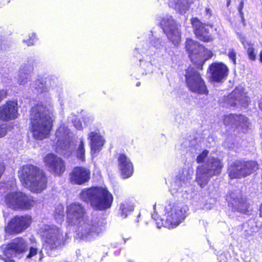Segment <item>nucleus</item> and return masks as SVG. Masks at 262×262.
I'll list each match as a JSON object with an SVG mask.
<instances>
[{
  "label": "nucleus",
  "instance_id": "f257e3e1",
  "mask_svg": "<svg viewBox=\"0 0 262 262\" xmlns=\"http://www.w3.org/2000/svg\"><path fill=\"white\" fill-rule=\"evenodd\" d=\"M68 221L69 223L77 225L76 237L85 241H90L102 231L104 223L100 220H86L84 209L79 203H72L67 207Z\"/></svg>",
  "mask_w": 262,
  "mask_h": 262
},
{
  "label": "nucleus",
  "instance_id": "f03ea898",
  "mask_svg": "<svg viewBox=\"0 0 262 262\" xmlns=\"http://www.w3.org/2000/svg\"><path fill=\"white\" fill-rule=\"evenodd\" d=\"M53 110L42 105L32 107L30 113V129L33 137L42 140L49 136L52 128Z\"/></svg>",
  "mask_w": 262,
  "mask_h": 262
},
{
  "label": "nucleus",
  "instance_id": "7ed1b4c3",
  "mask_svg": "<svg viewBox=\"0 0 262 262\" xmlns=\"http://www.w3.org/2000/svg\"><path fill=\"white\" fill-rule=\"evenodd\" d=\"M21 184L33 192L39 193L47 186V178L42 170L33 165L22 166L18 171Z\"/></svg>",
  "mask_w": 262,
  "mask_h": 262
},
{
  "label": "nucleus",
  "instance_id": "20e7f679",
  "mask_svg": "<svg viewBox=\"0 0 262 262\" xmlns=\"http://www.w3.org/2000/svg\"><path fill=\"white\" fill-rule=\"evenodd\" d=\"M80 196L83 201L90 202L93 208L100 210L109 208L113 200L111 193L102 187H94L83 190L80 193Z\"/></svg>",
  "mask_w": 262,
  "mask_h": 262
},
{
  "label": "nucleus",
  "instance_id": "39448f33",
  "mask_svg": "<svg viewBox=\"0 0 262 262\" xmlns=\"http://www.w3.org/2000/svg\"><path fill=\"white\" fill-rule=\"evenodd\" d=\"M222 167V163L219 159L214 157L208 158L204 164L197 167L196 182L201 188H204L211 177L220 174Z\"/></svg>",
  "mask_w": 262,
  "mask_h": 262
},
{
  "label": "nucleus",
  "instance_id": "423d86ee",
  "mask_svg": "<svg viewBox=\"0 0 262 262\" xmlns=\"http://www.w3.org/2000/svg\"><path fill=\"white\" fill-rule=\"evenodd\" d=\"M185 48L191 61L201 69L204 63L213 55L210 50L205 49L198 42L191 39L186 40Z\"/></svg>",
  "mask_w": 262,
  "mask_h": 262
},
{
  "label": "nucleus",
  "instance_id": "0eeeda50",
  "mask_svg": "<svg viewBox=\"0 0 262 262\" xmlns=\"http://www.w3.org/2000/svg\"><path fill=\"white\" fill-rule=\"evenodd\" d=\"M46 249H57L63 244V232L55 226L45 225L42 228Z\"/></svg>",
  "mask_w": 262,
  "mask_h": 262
},
{
  "label": "nucleus",
  "instance_id": "6e6552de",
  "mask_svg": "<svg viewBox=\"0 0 262 262\" xmlns=\"http://www.w3.org/2000/svg\"><path fill=\"white\" fill-rule=\"evenodd\" d=\"M258 169V165L255 161H236L228 168L229 176L231 179H241L250 175Z\"/></svg>",
  "mask_w": 262,
  "mask_h": 262
},
{
  "label": "nucleus",
  "instance_id": "1a4fd4ad",
  "mask_svg": "<svg viewBox=\"0 0 262 262\" xmlns=\"http://www.w3.org/2000/svg\"><path fill=\"white\" fill-rule=\"evenodd\" d=\"M187 207L182 204H169L165 207L166 226L177 227L186 217Z\"/></svg>",
  "mask_w": 262,
  "mask_h": 262
},
{
  "label": "nucleus",
  "instance_id": "9d476101",
  "mask_svg": "<svg viewBox=\"0 0 262 262\" xmlns=\"http://www.w3.org/2000/svg\"><path fill=\"white\" fill-rule=\"evenodd\" d=\"M185 76L187 85L190 91L201 95L208 94L205 82L196 70L191 67L188 68Z\"/></svg>",
  "mask_w": 262,
  "mask_h": 262
},
{
  "label": "nucleus",
  "instance_id": "9b49d317",
  "mask_svg": "<svg viewBox=\"0 0 262 262\" xmlns=\"http://www.w3.org/2000/svg\"><path fill=\"white\" fill-rule=\"evenodd\" d=\"M6 205L13 209H29L34 204L32 199L21 192H11L5 197Z\"/></svg>",
  "mask_w": 262,
  "mask_h": 262
},
{
  "label": "nucleus",
  "instance_id": "f8f14e48",
  "mask_svg": "<svg viewBox=\"0 0 262 262\" xmlns=\"http://www.w3.org/2000/svg\"><path fill=\"white\" fill-rule=\"evenodd\" d=\"M161 25L168 38L174 45H178L181 40L180 26L176 24L172 17L168 15L164 16L161 21Z\"/></svg>",
  "mask_w": 262,
  "mask_h": 262
},
{
  "label": "nucleus",
  "instance_id": "ddd939ff",
  "mask_svg": "<svg viewBox=\"0 0 262 262\" xmlns=\"http://www.w3.org/2000/svg\"><path fill=\"white\" fill-rule=\"evenodd\" d=\"M70 129L64 125H61L55 133L58 146V152L64 155L71 152L73 148L71 141Z\"/></svg>",
  "mask_w": 262,
  "mask_h": 262
},
{
  "label": "nucleus",
  "instance_id": "4468645a",
  "mask_svg": "<svg viewBox=\"0 0 262 262\" xmlns=\"http://www.w3.org/2000/svg\"><path fill=\"white\" fill-rule=\"evenodd\" d=\"M27 249V244L22 238H17L7 246L3 255H0V258L5 262H15L13 258L17 254L24 252Z\"/></svg>",
  "mask_w": 262,
  "mask_h": 262
},
{
  "label": "nucleus",
  "instance_id": "2eb2a0df",
  "mask_svg": "<svg viewBox=\"0 0 262 262\" xmlns=\"http://www.w3.org/2000/svg\"><path fill=\"white\" fill-rule=\"evenodd\" d=\"M31 223V217L29 215L14 217L6 228L10 233H19L26 230Z\"/></svg>",
  "mask_w": 262,
  "mask_h": 262
},
{
  "label": "nucleus",
  "instance_id": "dca6fc26",
  "mask_svg": "<svg viewBox=\"0 0 262 262\" xmlns=\"http://www.w3.org/2000/svg\"><path fill=\"white\" fill-rule=\"evenodd\" d=\"M45 165L56 175L60 176L65 171L66 166L63 160L54 154H48L44 158Z\"/></svg>",
  "mask_w": 262,
  "mask_h": 262
},
{
  "label": "nucleus",
  "instance_id": "f3484780",
  "mask_svg": "<svg viewBox=\"0 0 262 262\" xmlns=\"http://www.w3.org/2000/svg\"><path fill=\"white\" fill-rule=\"evenodd\" d=\"M191 24L193 32L196 37L204 42H209L212 40V37L209 32L208 27H212L207 24H204L197 18L191 19Z\"/></svg>",
  "mask_w": 262,
  "mask_h": 262
},
{
  "label": "nucleus",
  "instance_id": "a211bd4d",
  "mask_svg": "<svg viewBox=\"0 0 262 262\" xmlns=\"http://www.w3.org/2000/svg\"><path fill=\"white\" fill-rule=\"evenodd\" d=\"M226 101L230 106L241 104L245 107L250 101V98L246 95V93L244 92L243 88L239 86L235 88L228 95Z\"/></svg>",
  "mask_w": 262,
  "mask_h": 262
},
{
  "label": "nucleus",
  "instance_id": "6ab92c4d",
  "mask_svg": "<svg viewBox=\"0 0 262 262\" xmlns=\"http://www.w3.org/2000/svg\"><path fill=\"white\" fill-rule=\"evenodd\" d=\"M17 102L9 101L0 106V119L8 121L16 119L18 115Z\"/></svg>",
  "mask_w": 262,
  "mask_h": 262
},
{
  "label": "nucleus",
  "instance_id": "aec40b11",
  "mask_svg": "<svg viewBox=\"0 0 262 262\" xmlns=\"http://www.w3.org/2000/svg\"><path fill=\"white\" fill-rule=\"evenodd\" d=\"M90 174L91 172L89 168L76 167L70 173L69 180L72 184L82 185L89 180Z\"/></svg>",
  "mask_w": 262,
  "mask_h": 262
},
{
  "label": "nucleus",
  "instance_id": "412c9836",
  "mask_svg": "<svg viewBox=\"0 0 262 262\" xmlns=\"http://www.w3.org/2000/svg\"><path fill=\"white\" fill-rule=\"evenodd\" d=\"M227 67L222 63H213L209 67L211 78L215 81H220L227 76Z\"/></svg>",
  "mask_w": 262,
  "mask_h": 262
},
{
  "label": "nucleus",
  "instance_id": "4be33fe9",
  "mask_svg": "<svg viewBox=\"0 0 262 262\" xmlns=\"http://www.w3.org/2000/svg\"><path fill=\"white\" fill-rule=\"evenodd\" d=\"M118 161L119 168L123 178H127L130 177L133 172V166L130 160L124 154H121Z\"/></svg>",
  "mask_w": 262,
  "mask_h": 262
},
{
  "label": "nucleus",
  "instance_id": "5701e85b",
  "mask_svg": "<svg viewBox=\"0 0 262 262\" xmlns=\"http://www.w3.org/2000/svg\"><path fill=\"white\" fill-rule=\"evenodd\" d=\"M91 140V150L93 154L99 152L104 143V140L102 136L97 132H91L89 135Z\"/></svg>",
  "mask_w": 262,
  "mask_h": 262
},
{
  "label": "nucleus",
  "instance_id": "b1692460",
  "mask_svg": "<svg viewBox=\"0 0 262 262\" xmlns=\"http://www.w3.org/2000/svg\"><path fill=\"white\" fill-rule=\"evenodd\" d=\"M239 38L244 49L246 51L248 58L251 61H255L256 59L257 52L254 47V43L247 40L245 37L242 35H239Z\"/></svg>",
  "mask_w": 262,
  "mask_h": 262
},
{
  "label": "nucleus",
  "instance_id": "393cba45",
  "mask_svg": "<svg viewBox=\"0 0 262 262\" xmlns=\"http://www.w3.org/2000/svg\"><path fill=\"white\" fill-rule=\"evenodd\" d=\"M190 3L188 0H169V6L181 14L186 13L189 8Z\"/></svg>",
  "mask_w": 262,
  "mask_h": 262
},
{
  "label": "nucleus",
  "instance_id": "a878e982",
  "mask_svg": "<svg viewBox=\"0 0 262 262\" xmlns=\"http://www.w3.org/2000/svg\"><path fill=\"white\" fill-rule=\"evenodd\" d=\"M33 70V68L31 67H25L24 69L19 70L17 78V82L19 85H24L28 82Z\"/></svg>",
  "mask_w": 262,
  "mask_h": 262
},
{
  "label": "nucleus",
  "instance_id": "bb28decb",
  "mask_svg": "<svg viewBox=\"0 0 262 262\" xmlns=\"http://www.w3.org/2000/svg\"><path fill=\"white\" fill-rule=\"evenodd\" d=\"M249 124V120L246 117L242 115H235V127L246 128L248 127Z\"/></svg>",
  "mask_w": 262,
  "mask_h": 262
},
{
  "label": "nucleus",
  "instance_id": "cd10ccee",
  "mask_svg": "<svg viewBox=\"0 0 262 262\" xmlns=\"http://www.w3.org/2000/svg\"><path fill=\"white\" fill-rule=\"evenodd\" d=\"M234 202L235 206L237 207L239 211L247 214L251 211V209H250V206L246 202H244L243 201L240 202L239 199H237L234 200Z\"/></svg>",
  "mask_w": 262,
  "mask_h": 262
},
{
  "label": "nucleus",
  "instance_id": "c85d7f7f",
  "mask_svg": "<svg viewBox=\"0 0 262 262\" xmlns=\"http://www.w3.org/2000/svg\"><path fill=\"white\" fill-rule=\"evenodd\" d=\"M85 149L84 147V142L82 139L80 140L79 144L76 151L77 158L83 162L85 161Z\"/></svg>",
  "mask_w": 262,
  "mask_h": 262
},
{
  "label": "nucleus",
  "instance_id": "c756f323",
  "mask_svg": "<svg viewBox=\"0 0 262 262\" xmlns=\"http://www.w3.org/2000/svg\"><path fill=\"white\" fill-rule=\"evenodd\" d=\"M224 123L226 125H231L235 126V115L230 114L225 116L224 119Z\"/></svg>",
  "mask_w": 262,
  "mask_h": 262
},
{
  "label": "nucleus",
  "instance_id": "7c9ffc66",
  "mask_svg": "<svg viewBox=\"0 0 262 262\" xmlns=\"http://www.w3.org/2000/svg\"><path fill=\"white\" fill-rule=\"evenodd\" d=\"M120 209L122 211V215H124V217H126L127 215V212L132 211L134 210V206L124 203L121 204Z\"/></svg>",
  "mask_w": 262,
  "mask_h": 262
},
{
  "label": "nucleus",
  "instance_id": "2f4dec72",
  "mask_svg": "<svg viewBox=\"0 0 262 262\" xmlns=\"http://www.w3.org/2000/svg\"><path fill=\"white\" fill-rule=\"evenodd\" d=\"M209 151L207 150H204L200 155H199L196 159L197 163H201L205 162Z\"/></svg>",
  "mask_w": 262,
  "mask_h": 262
},
{
  "label": "nucleus",
  "instance_id": "473e14b6",
  "mask_svg": "<svg viewBox=\"0 0 262 262\" xmlns=\"http://www.w3.org/2000/svg\"><path fill=\"white\" fill-rule=\"evenodd\" d=\"M236 53L233 49H230L228 51V56L233 64H236Z\"/></svg>",
  "mask_w": 262,
  "mask_h": 262
},
{
  "label": "nucleus",
  "instance_id": "72a5a7b5",
  "mask_svg": "<svg viewBox=\"0 0 262 262\" xmlns=\"http://www.w3.org/2000/svg\"><path fill=\"white\" fill-rule=\"evenodd\" d=\"M8 130V127L6 124H2L0 125V137H3L6 135Z\"/></svg>",
  "mask_w": 262,
  "mask_h": 262
},
{
  "label": "nucleus",
  "instance_id": "f704fd0d",
  "mask_svg": "<svg viewBox=\"0 0 262 262\" xmlns=\"http://www.w3.org/2000/svg\"><path fill=\"white\" fill-rule=\"evenodd\" d=\"M37 253V249L34 247L30 248L29 253L27 256V258H31Z\"/></svg>",
  "mask_w": 262,
  "mask_h": 262
},
{
  "label": "nucleus",
  "instance_id": "c9c22d12",
  "mask_svg": "<svg viewBox=\"0 0 262 262\" xmlns=\"http://www.w3.org/2000/svg\"><path fill=\"white\" fill-rule=\"evenodd\" d=\"M7 92L4 89H0V102L7 96Z\"/></svg>",
  "mask_w": 262,
  "mask_h": 262
},
{
  "label": "nucleus",
  "instance_id": "e433bc0d",
  "mask_svg": "<svg viewBox=\"0 0 262 262\" xmlns=\"http://www.w3.org/2000/svg\"><path fill=\"white\" fill-rule=\"evenodd\" d=\"M73 123H74V126L78 129L80 130V129H81L82 127V124L81 123V122L79 121H77V120H75L73 122Z\"/></svg>",
  "mask_w": 262,
  "mask_h": 262
},
{
  "label": "nucleus",
  "instance_id": "4c0bfd02",
  "mask_svg": "<svg viewBox=\"0 0 262 262\" xmlns=\"http://www.w3.org/2000/svg\"><path fill=\"white\" fill-rule=\"evenodd\" d=\"M59 214L58 217L59 219V220H61L63 217V207L62 206H60L59 208Z\"/></svg>",
  "mask_w": 262,
  "mask_h": 262
},
{
  "label": "nucleus",
  "instance_id": "58836bf2",
  "mask_svg": "<svg viewBox=\"0 0 262 262\" xmlns=\"http://www.w3.org/2000/svg\"><path fill=\"white\" fill-rule=\"evenodd\" d=\"M5 167L3 163H0V178L1 177L2 173L4 171Z\"/></svg>",
  "mask_w": 262,
  "mask_h": 262
},
{
  "label": "nucleus",
  "instance_id": "ea45409f",
  "mask_svg": "<svg viewBox=\"0 0 262 262\" xmlns=\"http://www.w3.org/2000/svg\"><path fill=\"white\" fill-rule=\"evenodd\" d=\"M154 45L155 46V47H156L157 48H158L160 47V46H161V42L160 41V40L159 39H158L156 41V43H154Z\"/></svg>",
  "mask_w": 262,
  "mask_h": 262
},
{
  "label": "nucleus",
  "instance_id": "a19ab883",
  "mask_svg": "<svg viewBox=\"0 0 262 262\" xmlns=\"http://www.w3.org/2000/svg\"><path fill=\"white\" fill-rule=\"evenodd\" d=\"M243 6H244V3H243V2H241L240 3V5H239V6L238 7V10H239L240 13H241V11H242V9H243Z\"/></svg>",
  "mask_w": 262,
  "mask_h": 262
},
{
  "label": "nucleus",
  "instance_id": "79ce46f5",
  "mask_svg": "<svg viewBox=\"0 0 262 262\" xmlns=\"http://www.w3.org/2000/svg\"><path fill=\"white\" fill-rule=\"evenodd\" d=\"M205 11H206V13L207 14H209V15H211V10L210 9V8H206L205 9Z\"/></svg>",
  "mask_w": 262,
  "mask_h": 262
},
{
  "label": "nucleus",
  "instance_id": "37998d69",
  "mask_svg": "<svg viewBox=\"0 0 262 262\" xmlns=\"http://www.w3.org/2000/svg\"><path fill=\"white\" fill-rule=\"evenodd\" d=\"M24 41L26 42L28 44V46H30V45H33V42H31L30 40H29L28 41H27L25 40H24Z\"/></svg>",
  "mask_w": 262,
  "mask_h": 262
},
{
  "label": "nucleus",
  "instance_id": "c03bdc74",
  "mask_svg": "<svg viewBox=\"0 0 262 262\" xmlns=\"http://www.w3.org/2000/svg\"><path fill=\"white\" fill-rule=\"evenodd\" d=\"M259 211H260V216H262V204L260 206V210Z\"/></svg>",
  "mask_w": 262,
  "mask_h": 262
},
{
  "label": "nucleus",
  "instance_id": "a18cd8bd",
  "mask_svg": "<svg viewBox=\"0 0 262 262\" xmlns=\"http://www.w3.org/2000/svg\"><path fill=\"white\" fill-rule=\"evenodd\" d=\"M137 86H140V82H138L137 84H136Z\"/></svg>",
  "mask_w": 262,
  "mask_h": 262
},
{
  "label": "nucleus",
  "instance_id": "49530a36",
  "mask_svg": "<svg viewBox=\"0 0 262 262\" xmlns=\"http://www.w3.org/2000/svg\"><path fill=\"white\" fill-rule=\"evenodd\" d=\"M230 4V2L229 1L228 3H227V6H228Z\"/></svg>",
  "mask_w": 262,
  "mask_h": 262
}]
</instances>
